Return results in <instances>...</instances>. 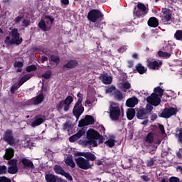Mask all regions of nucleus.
I'll return each instance as SVG.
<instances>
[{
    "label": "nucleus",
    "mask_w": 182,
    "mask_h": 182,
    "mask_svg": "<svg viewBox=\"0 0 182 182\" xmlns=\"http://www.w3.org/2000/svg\"><path fill=\"white\" fill-rule=\"evenodd\" d=\"M23 42V39L19 34L18 28H14L10 32V36H7L4 40L6 46H19Z\"/></svg>",
    "instance_id": "1"
},
{
    "label": "nucleus",
    "mask_w": 182,
    "mask_h": 182,
    "mask_svg": "<svg viewBox=\"0 0 182 182\" xmlns=\"http://www.w3.org/2000/svg\"><path fill=\"white\" fill-rule=\"evenodd\" d=\"M109 117L112 122H117L122 116V111L120 110V107L119 104L112 102L111 103L109 108Z\"/></svg>",
    "instance_id": "2"
},
{
    "label": "nucleus",
    "mask_w": 182,
    "mask_h": 182,
    "mask_svg": "<svg viewBox=\"0 0 182 182\" xmlns=\"http://www.w3.org/2000/svg\"><path fill=\"white\" fill-rule=\"evenodd\" d=\"M73 103V97L68 95L66 98L63 100L60 101L56 105V109L58 112H61L63 109L64 112H69L70 109V105Z\"/></svg>",
    "instance_id": "3"
},
{
    "label": "nucleus",
    "mask_w": 182,
    "mask_h": 182,
    "mask_svg": "<svg viewBox=\"0 0 182 182\" xmlns=\"http://www.w3.org/2000/svg\"><path fill=\"white\" fill-rule=\"evenodd\" d=\"M103 18V13H102V11H100L99 9H92L87 14L88 21H90V22H92L93 23H95V22H97V21L102 22Z\"/></svg>",
    "instance_id": "4"
},
{
    "label": "nucleus",
    "mask_w": 182,
    "mask_h": 182,
    "mask_svg": "<svg viewBox=\"0 0 182 182\" xmlns=\"http://www.w3.org/2000/svg\"><path fill=\"white\" fill-rule=\"evenodd\" d=\"M148 12L147 7L143 3H138L134 9V15L137 18H144L147 15Z\"/></svg>",
    "instance_id": "5"
},
{
    "label": "nucleus",
    "mask_w": 182,
    "mask_h": 182,
    "mask_svg": "<svg viewBox=\"0 0 182 182\" xmlns=\"http://www.w3.org/2000/svg\"><path fill=\"white\" fill-rule=\"evenodd\" d=\"M75 161L80 168L82 170H89V168H92V166L89 160L83 157H78L75 159Z\"/></svg>",
    "instance_id": "6"
},
{
    "label": "nucleus",
    "mask_w": 182,
    "mask_h": 182,
    "mask_svg": "<svg viewBox=\"0 0 182 182\" xmlns=\"http://www.w3.org/2000/svg\"><path fill=\"white\" fill-rule=\"evenodd\" d=\"M83 112H85V107L82 105V100H78L73 109V116L78 120L79 117L83 114Z\"/></svg>",
    "instance_id": "7"
},
{
    "label": "nucleus",
    "mask_w": 182,
    "mask_h": 182,
    "mask_svg": "<svg viewBox=\"0 0 182 182\" xmlns=\"http://www.w3.org/2000/svg\"><path fill=\"white\" fill-rule=\"evenodd\" d=\"M3 139L9 146H14L16 143L15 137L14 136V131H12V129H6L4 132Z\"/></svg>",
    "instance_id": "8"
},
{
    "label": "nucleus",
    "mask_w": 182,
    "mask_h": 182,
    "mask_svg": "<svg viewBox=\"0 0 182 182\" xmlns=\"http://www.w3.org/2000/svg\"><path fill=\"white\" fill-rule=\"evenodd\" d=\"M177 112H178L177 108H174L173 107H166L163 109L159 117H162L163 119H170L171 116H176V114H177Z\"/></svg>",
    "instance_id": "9"
},
{
    "label": "nucleus",
    "mask_w": 182,
    "mask_h": 182,
    "mask_svg": "<svg viewBox=\"0 0 182 182\" xmlns=\"http://www.w3.org/2000/svg\"><path fill=\"white\" fill-rule=\"evenodd\" d=\"M146 102L151 106H159L161 103V99L159 97V95L152 93L150 96L147 97Z\"/></svg>",
    "instance_id": "10"
},
{
    "label": "nucleus",
    "mask_w": 182,
    "mask_h": 182,
    "mask_svg": "<svg viewBox=\"0 0 182 182\" xmlns=\"http://www.w3.org/2000/svg\"><path fill=\"white\" fill-rule=\"evenodd\" d=\"M162 21L164 23L170 22L171 21V16H173V11L171 10L164 8L162 9Z\"/></svg>",
    "instance_id": "11"
},
{
    "label": "nucleus",
    "mask_w": 182,
    "mask_h": 182,
    "mask_svg": "<svg viewBox=\"0 0 182 182\" xmlns=\"http://www.w3.org/2000/svg\"><path fill=\"white\" fill-rule=\"evenodd\" d=\"M163 65V62L161 61H152L150 60H147L146 65L149 69H152V70H159Z\"/></svg>",
    "instance_id": "12"
},
{
    "label": "nucleus",
    "mask_w": 182,
    "mask_h": 182,
    "mask_svg": "<svg viewBox=\"0 0 182 182\" xmlns=\"http://www.w3.org/2000/svg\"><path fill=\"white\" fill-rule=\"evenodd\" d=\"M85 134H86V130L82 128L77 132V133L69 137V141L70 143H75V141H77V140H79L80 137H82V136H85Z\"/></svg>",
    "instance_id": "13"
},
{
    "label": "nucleus",
    "mask_w": 182,
    "mask_h": 182,
    "mask_svg": "<svg viewBox=\"0 0 182 182\" xmlns=\"http://www.w3.org/2000/svg\"><path fill=\"white\" fill-rule=\"evenodd\" d=\"M46 120V117L45 115L38 114L34 118V121L31 122L32 127H36L37 126H41Z\"/></svg>",
    "instance_id": "14"
},
{
    "label": "nucleus",
    "mask_w": 182,
    "mask_h": 182,
    "mask_svg": "<svg viewBox=\"0 0 182 182\" xmlns=\"http://www.w3.org/2000/svg\"><path fill=\"white\" fill-rule=\"evenodd\" d=\"M99 137H100V134L93 129H90L87 132V140H99Z\"/></svg>",
    "instance_id": "15"
},
{
    "label": "nucleus",
    "mask_w": 182,
    "mask_h": 182,
    "mask_svg": "<svg viewBox=\"0 0 182 182\" xmlns=\"http://www.w3.org/2000/svg\"><path fill=\"white\" fill-rule=\"evenodd\" d=\"M21 163L23 164V168H26V170H33V168H35V165L33 164V162L31 161V159L23 158L21 160Z\"/></svg>",
    "instance_id": "16"
},
{
    "label": "nucleus",
    "mask_w": 182,
    "mask_h": 182,
    "mask_svg": "<svg viewBox=\"0 0 182 182\" xmlns=\"http://www.w3.org/2000/svg\"><path fill=\"white\" fill-rule=\"evenodd\" d=\"M99 79L102 82L104 85H112V82H113V77L107 73L101 74L99 76Z\"/></svg>",
    "instance_id": "17"
},
{
    "label": "nucleus",
    "mask_w": 182,
    "mask_h": 182,
    "mask_svg": "<svg viewBox=\"0 0 182 182\" xmlns=\"http://www.w3.org/2000/svg\"><path fill=\"white\" fill-rule=\"evenodd\" d=\"M79 66V63L76 60H70L66 64H63V69H75Z\"/></svg>",
    "instance_id": "18"
},
{
    "label": "nucleus",
    "mask_w": 182,
    "mask_h": 182,
    "mask_svg": "<svg viewBox=\"0 0 182 182\" xmlns=\"http://www.w3.org/2000/svg\"><path fill=\"white\" fill-rule=\"evenodd\" d=\"M136 117L140 120H144L149 117V114L144 110V108L141 107L136 110Z\"/></svg>",
    "instance_id": "19"
},
{
    "label": "nucleus",
    "mask_w": 182,
    "mask_h": 182,
    "mask_svg": "<svg viewBox=\"0 0 182 182\" xmlns=\"http://www.w3.org/2000/svg\"><path fill=\"white\" fill-rule=\"evenodd\" d=\"M147 72V68H144L141 63H138L133 70V73H139V75H144Z\"/></svg>",
    "instance_id": "20"
},
{
    "label": "nucleus",
    "mask_w": 182,
    "mask_h": 182,
    "mask_svg": "<svg viewBox=\"0 0 182 182\" xmlns=\"http://www.w3.org/2000/svg\"><path fill=\"white\" fill-rule=\"evenodd\" d=\"M154 141V134L152 132H149L144 139V144L148 147L149 144H151Z\"/></svg>",
    "instance_id": "21"
},
{
    "label": "nucleus",
    "mask_w": 182,
    "mask_h": 182,
    "mask_svg": "<svg viewBox=\"0 0 182 182\" xmlns=\"http://www.w3.org/2000/svg\"><path fill=\"white\" fill-rule=\"evenodd\" d=\"M64 161L66 166L71 167V168H75L76 167V164H75V161H73V156L71 154H69Z\"/></svg>",
    "instance_id": "22"
},
{
    "label": "nucleus",
    "mask_w": 182,
    "mask_h": 182,
    "mask_svg": "<svg viewBox=\"0 0 182 182\" xmlns=\"http://www.w3.org/2000/svg\"><path fill=\"white\" fill-rule=\"evenodd\" d=\"M139 103V99L136 97H132V98H129L126 102V105L127 107L133 108L136 105Z\"/></svg>",
    "instance_id": "23"
},
{
    "label": "nucleus",
    "mask_w": 182,
    "mask_h": 182,
    "mask_svg": "<svg viewBox=\"0 0 182 182\" xmlns=\"http://www.w3.org/2000/svg\"><path fill=\"white\" fill-rule=\"evenodd\" d=\"M147 23L150 28H157V26H159V19L156 17H151L148 20Z\"/></svg>",
    "instance_id": "24"
},
{
    "label": "nucleus",
    "mask_w": 182,
    "mask_h": 182,
    "mask_svg": "<svg viewBox=\"0 0 182 182\" xmlns=\"http://www.w3.org/2000/svg\"><path fill=\"white\" fill-rule=\"evenodd\" d=\"M15 154V151L12 148H9L6 149V154L4 155L5 160H11V159L14 158Z\"/></svg>",
    "instance_id": "25"
},
{
    "label": "nucleus",
    "mask_w": 182,
    "mask_h": 182,
    "mask_svg": "<svg viewBox=\"0 0 182 182\" xmlns=\"http://www.w3.org/2000/svg\"><path fill=\"white\" fill-rule=\"evenodd\" d=\"M136 116V110L133 108H129L127 111V117L128 120H133Z\"/></svg>",
    "instance_id": "26"
},
{
    "label": "nucleus",
    "mask_w": 182,
    "mask_h": 182,
    "mask_svg": "<svg viewBox=\"0 0 182 182\" xmlns=\"http://www.w3.org/2000/svg\"><path fill=\"white\" fill-rule=\"evenodd\" d=\"M132 166H133V159H126L122 164V168L127 170V168H130Z\"/></svg>",
    "instance_id": "27"
},
{
    "label": "nucleus",
    "mask_w": 182,
    "mask_h": 182,
    "mask_svg": "<svg viewBox=\"0 0 182 182\" xmlns=\"http://www.w3.org/2000/svg\"><path fill=\"white\" fill-rule=\"evenodd\" d=\"M157 55L159 58H164V59H168L171 57V54H170V53L161 50L158 51Z\"/></svg>",
    "instance_id": "28"
},
{
    "label": "nucleus",
    "mask_w": 182,
    "mask_h": 182,
    "mask_svg": "<svg viewBox=\"0 0 182 182\" xmlns=\"http://www.w3.org/2000/svg\"><path fill=\"white\" fill-rule=\"evenodd\" d=\"M45 178L47 182H56V176L53 173H47L45 176Z\"/></svg>",
    "instance_id": "29"
},
{
    "label": "nucleus",
    "mask_w": 182,
    "mask_h": 182,
    "mask_svg": "<svg viewBox=\"0 0 182 182\" xmlns=\"http://www.w3.org/2000/svg\"><path fill=\"white\" fill-rule=\"evenodd\" d=\"M84 157L88 160V161H95L96 160V156L91 152H85Z\"/></svg>",
    "instance_id": "30"
},
{
    "label": "nucleus",
    "mask_w": 182,
    "mask_h": 182,
    "mask_svg": "<svg viewBox=\"0 0 182 182\" xmlns=\"http://www.w3.org/2000/svg\"><path fill=\"white\" fill-rule=\"evenodd\" d=\"M53 168L56 174H60V176H63V173H65V169H63V168H62V166H60V165H55Z\"/></svg>",
    "instance_id": "31"
},
{
    "label": "nucleus",
    "mask_w": 182,
    "mask_h": 182,
    "mask_svg": "<svg viewBox=\"0 0 182 182\" xmlns=\"http://www.w3.org/2000/svg\"><path fill=\"white\" fill-rule=\"evenodd\" d=\"M85 122L89 125L90 124H95V118L92 115H86L85 117Z\"/></svg>",
    "instance_id": "32"
},
{
    "label": "nucleus",
    "mask_w": 182,
    "mask_h": 182,
    "mask_svg": "<svg viewBox=\"0 0 182 182\" xmlns=\"http://www.w3.org/2000/svg\"><path fill=\"white\" fill-rule=\"evenodd\" d=\"M38 28H40V29H41L42 31H43L44 32L48 31V27L46 26V23L45 22V21L41 20L38 25Z\"/></svg>",
    "instance_id": "33"
},
{
    "label": "nucleus",
    "mask_w": 182,
    "mask_h": 182,
    "mask_svg": "<svg viewBox=\"0 0 182 182\" xmlns=\"http://www.w3.org/2000/svg\"><path fill=\"white\" fill-rule=\"evenodd\" d=\"M114 97L115 99H117V100H123L124 99V97H123V93H122V92H120V90H115V92H114Z\"/></svg>",
    "instance_id": "34"
},
{
    "label": "nucleus",
    "mask_w": 182,
    "mask_h": 182,
    "mask_svg": "<svg viewBox=\"0 0 182 182\" xmlns=\"http://www.w3.org/2000/svg\"><path fill=\"white\" fill-rule=\"evenodd\" d=\"M105 144H106V146H107L108 147H110V148L114 147V146L116 144V141L114 139L110 138L105 142Z\"/></svg>",
    "instance_id": "35"
},
{
    "label": "nucleus",
    "mask_w": 182,
    "mask_h": 182,
    "mask_svg": "<svg viewBox=\"0 0 182 182\" xmlns=\"http://www.w3.org/2000/svg\"><path fill=\"white\" fill-rule=\"evenodd\" d=\"M162 49H163L164 52L170 53V55H171V53H173V46H171V45H170V44L164 46Z\"/></svg>",
    "instance_id": "36"
},
{
    "label": "nucleus",
    "mask_w": 182,
    "mask_h": 182,
    "mask_svg": "<svg viewBox=\"0 0 182 182\" xmlns=\"http://www.w3.org/2000/svg\"><path fill=\"white\" fill-rule=\"evenodd\" d=\"M154 92L156 95H157L156 93H159L160 97H163V95H164V90L161 89L160 87H155Z\"/></svg>",
    "instance_id": "37"
},
{
    "label": "nucleus",
    "mask_w": 182,
    "mask_h": 182,
    "mask_svg": "<svg viewBox=\"0 0 182 182\" xmlns=\"http://www.w3.org/2000/svg\"><path fill=\"white\" fill-rule=\"evenodd\" d=\"M50 60L51 62H54V63H56V65H59L60 63V58L55 55H50Z\"/></svg>",
    "instance_id": "38"
},
{
    "label": "nucleus",
    "mask_w": 182,
    "mask_h": 182,
    "mask_svg": "<svg viewBox=\"0 0 182 182\" xmlns=\"http://www.w3.org/2000/svg\"><path fill=\"white\" fill-rule=\"evenodd\" d=\"M34 100L36 105L42 103L43 102V94H40L36 97H34Z\"/></svg>",
    "instance_id": "39"
},
{
    "label": "nucleus",
    "mask_w": 182,
    "mask_h": 182,
    "mask_svg": "<svg viewBox=\"0 0 182 182\" xmlns=\"http://www.w3.org/2000/svg\"><path fill=\"white\" fill-rule=\"evenodd\" d=\"M8 173L9 174H16L18 173V166H9L8 168Z\"/></svg>",
    "instance_id": "40"
},
{
    "label": "nucleus",
    "mask_w": 182,
    "mask_h": 182,
    "mask_svg": "<svg viewBox=\"0 0 182 182\" xmlns=\"http://www.w3.org/2000/svg\"><path fill=\"white\" fill-rule=\"evenodd\" d=\"M174 38L176 41H182V30H178L174 34Z\"/></svg>",
    "instance_id": "41"
},
{
    "label": "nucleus",
    "mask_w": 182,
    "mask_h": 182,
    "mask_svg": "<svg viewBox=\"0 0 182 182\" xmlns=\"http://www.w3.org/2000/svg\"><path fill=\"white\" fill-rule=\"evenodd\" d=\"M7 164L13 167H18V160L15 159L11 160L9 159L7 162Z\"/></svg>",
    "instance_id": "42"
},
{
    "label": "nucleus",
    "mask_w": 182,
    "mask_h": 182,
    "mask_svg": "<svg viewBox=\"0 0 182 182\" xmlns=\"http://www.w3.org/2000/svg\"><path fill=\"white\" fill-rule=\"evenodd\" d=\"M81 144L84 147H87V146H92V140L90 139H83L81 141Z\"/></svg>",
    "instance_id": "43"
},
{
    "label": "nucleus",
    "mask_w": 182,
    "mask_h": 182,
    "mask_svg": "<svg viewBox=\"0 0 182 182\" xmlns=\"http://www.w3.org/2000/svg\"><path fill=\"white\" fill-rule=\"evenodd\" d=\"M70 129H72V124H69V122H66L63 124V130L64 132H66V130L69 132Z\"/></svg>",
    "instance_id": "44"
},
{
    "label": "nucleus",
    "mask_w": 182,
    "mask_h": 182,
    "mask_svg": "<svg viewBox=\"0 0 182 182\" xmlns=\"http://www.w3.org/2000/svg\"><path fill=\"white\" fill-rule=\"evenodd\" d=\"M52 76V71L48 70L44 74L41 75V77H43V79H50V77Z\"/></svg>",
    "instance_id": "45"
},
{
    "label": "nucleus",
    "mask_w": 182,
    "mask_h": 182,
    "mask_svg": "<svg viewBox=\"0 0 182 182\" xmlns=\"http://www.w3.org/2000/svg\"><path fill=\"white\" fill-rule=\"evenodd\" d=\"M36 69H38V67H36V65H31L27 66L26 68V72H28V73L35 72V70H36Z\"/></svg>",
    "instance_id": "46"
},
{
    "label": "nucleus",
    "mask_w": 182,
    "mask_h": 182,
    "mask_svg": "<svg viewBox=\"0 0 182 182\" xmlns=\"http://www.w3.org/2000/svg\"><path fill=\"white\" fill-rule=\"evenodd\" d=\"M153 110V105L150 104H147L146 107L144 108V111L148 114H150L151 113V111Z\"/></svg>",
    "instance_id": "47"
},
{
    "label": "nucleus",
    "mask_w": 182,
    "mask_h": 182,
    "mask_svg": "<svg viewBox=\"0 0 182 182\" xmlns=\"http://www.w3.org/2000/svg\"><path fill=\"white\" fill-rule=\"evenodd\" d=\"M32 76H33L32 74H26L23 76L21 80L25 83V82H28V80H29Z\"/></svg>",
    "instance_id": "48"
},
{
    "label": "nucleus",
    "mask_w": 182,
    "mask_h": 182,
    "mask_svg": "<svg viewBox=\"0 0 182 182\" xmlns=\"http://www.w3.org/2000/svg\"><path fill=\"white\" fill-rule=\"evenodd\" d=\"M6 171H8V168H6V166L0 165V176H2V174H6Z\"/></svg>",
    "instance_id": "49"
},
{
    "label": "nucleus",
    "mask_w": 182,
    "mask_h": 182,
    "mask_svg": "<svg viewBox=\"0 0 182 182\" xmlns=\"http://www.w3.org/2000/svg\"><path fill=\"white\" fill-rule=\"evenodd\" d=\"M85 126H88L87 122H86L85 118L81 119L80 121H79L78 123V127H85Z\"/></svg>",
    "instance_id": "50"
},
{
    "label": "nucleus",
    "mask_w": 182,
    "mask_h": 182,
    "mask_svg": "<svg viewBox=\"0 0 182 182\" xmlns=\"http://www.w3.org/2000/svg\"><path fill=\"white\" fill-rule=\"evenodd\" d=\"M14 68H23V62L16 60L14 63Z\"/></svg>",
    "instance_id": "51"
},
{
    "label": "nucleus",
    "mask_w": 182,
    "mask_h": 182,
    "mask_svg": "<svg viewBox=\"0 0 182 182\" xmlns=\"http://www.w3.org/2000/svg\"><path fill=\"white\" fill-rule=\"evenodd\" d=\"M62 176H64L65 178L69 180V181H73V178L72 177V175L68 172H64Z\"/></svg>",
    "instance_id": "52"
},
{
    "label": "nucleus",
    "mask_w": 182,
    "mask_h": 182,
    "mask_svg": "<svg viewBox=\"0 0 182 182\" xmlns=\"http://www.w3.org/2000/svg\"><path fill=\"white\" fill-rule=\"evenodd\" d=\"M22 19H23V16L22 15H19L18 16H17L14 20V22L16 25H18V23H20L21 21H22Z\"/></svg>",
    "instance_id": "53"
},
{
    "label": "nucleus",
    "mask_w": 182,
    "mask_h": 182,
    "mask_svg": "<svg viewBox=\"0 0 182 182\" xmlns=\"http://www.w3.org/2000/svg\"><path fill=\"white\" fill-rule=\"evenodd\" d=\"M116 90H117V89H116L114 86H111L107 89V93H114V95L116 93Z\"/></svg>",
    "instance_id": "54"
},
{
    "label": "nucleus",
    "mask_w": 182,
    "mask_h": 182,
    "mask_svg": "<svg viewBox=\"0 0 182 182\" xmlns=\"http://www.w3.org/2000/svg\"><path fill=\"white\" fill-rule=\"evenodd\" d=\"M31 25V21L28 19H23L22 21L21 26H23L24 28H28Z\"/></svg>",
    "instance_id": "55"
},
{
    "label": "nucleus",
    "mask_w": 182,
    "mask_h": 182,
    "mask_svg": "<svg viewBox=\"0 0 182 182\" xmlns=\"http://www.w3.org/2000/svg\"><path fill=\"white\" fill-rule=\"evenodd\" d=\"M146 166L147 167H151L152 166H154V159L151 158L150 159L147 160Z\"/></svg>",
    "instance_id": "56"
},
{
    "label": "nucleus",
    "mask_w": 182,
    "mask_h": 182,
    "mask_svg": "<svg viewBox=\"0 0 182 182\" xmlns=\"http://www.w3.org/2000/svg\"><path fill=\"white\" fill-rule=\"evenodd\" d=\"M122 87L126 90H129L132 88V85L129 82H125L122 84Z\"/></svg>",
    "instance_id": "57"
},
{
    "label": "nucleus",
    "mask_w": 182,
    "mask_h": 182,
    "mask_svg": "<svg viewBox=\"0 0 182 182\" xmlns=\"http://www.w3.org/2000/svg\"><path fill=\"white\" fill-rule=\"evenodd\" d=\"M44 19H47V21H50L51 25L53 23V22H55V18H53L52 16L46 15L44 16Z\"/></svg>",
    "instance_id": "58"
},
{
    "label": "nucleus",
    "mask_w": 182,
    "mask_h": 182,
    "mask_svg": "<svg viewBox=\"0 0 182 182\" xmlns=\"http://www.w3.org/2000/svg\"><path fill=\"white\" fill-rule=\"evenodd\" d=\"M19 88V87L17 85H14L13 86H11L10 92L11 93V95H14V93H15L16 90H18Z\"/></svg>",
    "instance_id": "59"
},
{
    "label": "nucleus",
    "mask_w": 182,
    "mask_h": 182,
    "mask_svg": "<svg viewBox=\"0 0 182 182\" xmlns=\"http://www.w3.org/2000/svg\"><path fill=\"white\" fill-rule=\"evenodd\" d=\"M126 50H127V46H122L118 49L119 53H123L124 52H126Z\"/></svg>",
    "instance_id": "60"
},
{
    "label": "nucleus",
    "mask_w": 182,
    "mask_h": 182,
    "mask_svg": "<svg viewBox=\"0 0 182 182\" xmlns=\"http://www.w3.org/2000/svg\"><path fill=\"white\" fill-rule=\"evenodd\" d=\"M178 141L182 144V128L179 129V133L177 134Z\"/></svg>",
    "instance_id": "61"
},
{
    "label": "nucleus",
    "mask_w": 182,
    "mask_h": 182,
    "mask_svg": "<svg viewBox=\"0 0 182 182\" xmlns=\"http://www.w3.org/2000/svg\"><path fill=\"white\" fill-rule=\"evenodd\" d=\"M0 182H11V179L6 176H0Z\"/></svg>",
    "instance_id": "62"
},
{
    "label": "nucleus",
    "mask_w": 182,
    "mask_h": 182,
    "mask_svg": "<svg viewBox=\"0 0 182 182\" xmlns=\"http://www.w3.org/2000/svg\"><path fill=\"white\" fill-rule=\"evenodd\" d=\"M141 178H142L143 181L144 182L150 181V177H149V176L146 175L141 176Z\"/></svg>",
    "instance_id": "63"
},
{
    "label": "nucleus",
    "mask_w": 182,
    "mask_h": 182,
    "mask_svg": "<svg viewBox=\"0 0 182 182\" xmlns=\"http://www.w3.org/2000/svg\"><path fill=\"white\" fill-rule=\"evenodd\" d=\"M159 129L162 134L166 133V130H164V126L161 124H159Z\"/></svg>",
    "instance_id": "64"
}]
</instances>
